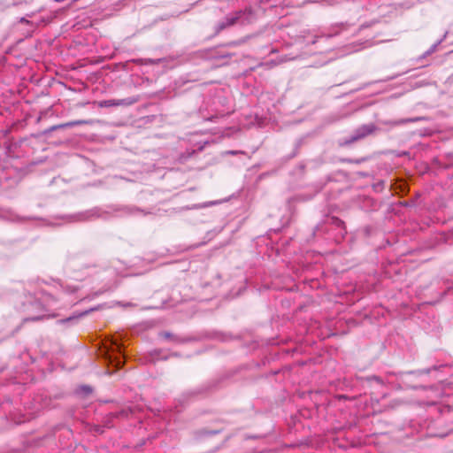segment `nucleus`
Masks as SVG:
<instances>
[{"label": "nucleus", "instance_id": "5701e85b", "mask_svg": "<svg viewBox=\"0 0 453 453\" xmlns=\"http://www.w3.org/2000/svg\"><path fill=\"white\" fill-rule=\"evenodd\" d=\"M230 153L233 154V155L236 154L235 151H231Z\"/></svg>", "mask_w": 453, "mask_h": 453}, {"label": "nucleus", "instance_id": "f3484780", "mask_svg": "<svg viewBox=\"0 0 453 453\" xmlns=\"http://www.w3.org/2000/svg\"><path fill=\"white\" fill-rule=\"evenodd\" d=\"M365 161V158L355 159L354 164H361Z\"/></svg>", "mask_w": 453, "mask_h": 453}, {"label": "nucleus", "instance_id": "ddd939ff", "mask_svg": "<svg viewBox=\"0 0 453 453\" xmlns=\"http://www.w3.org/2000/svg\"><path fill=\"white\" fill-rule=\"evenodd\" d=\"M333 221L338 226H342V225H344V222L342 219H338V218H334V217L333 218Z\"/></svg>", "mask_w": 453, "mask_h": 453}, {"label": "nucleus", "instance_id": "f8f14e48", "mask_svg": "<svg viewBox=\"0 0 453 453\" xmlns=\"http://www.w3.org/2000/svg\"><path fill=\"white\" fill-rule=\"evenodd\" d=\"M407 121L408 120L401 119V120H396V121H389V122H387V124L396 126V125L406 123Z\"/></svg>", "mask_w": 453, "mask_h": 453}, {"label": "nucleus", "instance_id": "f257e3e1", "mask_svg": "<svg viewBox=\"0 0 453 453\" xmlns=\"http://www.w3.org/2000/svg\"><path fill=\"white\" fill-rule=\"evenodd\" d=\"M378 130L379 127L374 123L362 125L354 131L352 135L342 142L340 146H349L357 141L363 140L365 137L373 134Z\"/></svg>", "mask_w": 453, "mask_h": 453}, {"label": "nucleus", "instance_id": "aec40b11", "mask_svg": "<svg viewBox=\"0 0 453 453\" xmlns=\"http://www.w3.org/2000/svg\"><path fill=\"white\" fill-rule=\"evenodd\" d=\"M96 431L98 432V433H102L103 432L102 428H100V427H96Z\"/></svg>", "mask_w": 453, "mask_h": 453}, {"label": "nucleus", "instance_id": "0eeeda50", "mask_svg": "<svg viewBox=\"0 0 453 453\" xmlns=\"http://www.w3.org/2000/svg\"><path fill=\"white\" fill-rule=\"evenodd\" d=\"M130 412H132V410L128 408V409H123L120 411L112 413L111 415L114 418L127 417Z\"/></svg>", "mask_w": 453, "mask_h": 453}, {"label": "nucleus", "instance_id": "2eb2a0df", "mask_svg": "<svg viewBox=\"0 0 453 453\" xmlns=\"http://www.w3.org/2000/svg\"><path fill=\"white\" fill-rule=\"evenodd\" d=\"M437 47V43L434 44L431 49L426 52V54H431L432 52H434L435 50Z\"/></svg>", "mask_w": 453, "mask_h": 453}, {"label": "nucleus", "instance_id": "6e6552de", "mask_svg": "<svg viewBox=\"0 0 453 453\" xmlns=\"http://www.w3.org/2000/svg\"><path fill=\"white\" fill-rule=\"evenodd\" d=\"M81 391L84 395H90V394L92 393V388H91L89 386H86V385H84V386H81Z\"/></svg>", "mask_w": 453, "mask_h": 453}, {"label": "nucleus", "instance_id": "4be33fe9", "mask_svg": "<svg viewBox=\"0 0 453 453\" xmlns=\"http://www.w3.org/2000/svg\"><path fill=\"white\" fill-rule=\"evenodd\" d=\"M144 443H145V441H142L141 442V446L144 445Z\"/></svg>", "mask_w": 453, "mask_h": 453}, {"label": "nucleus", "instance_id": "9d476101", "mask_svg": "<svg viewBox=\"0 0 453 453\" xmlns=\"http://www.w3.org/2000/svg\"><path fill=\"white\" fill-rule=\"evenodd\" d=\"M43 319H44V316H37V317L27 318L24 319V321H38V320H42Z\"/></svg>", "mask_w": 453, "mask_h": 453}, {"label": "nucleus", "instance_id": "4468645a", "mask_svg": "<svg viewBox=\"0 0 453 453\" xmlns=\"http://www.w3.org/2000/svg\"><path fill=\"white\" fill-rule=\"evenodd\" d=\"M354 161H355V159H351V158L342 159V162L348 163V164H354Z\"/></svg>", "mask_w": 453, "mask_h": 453}, {"label": "nucleus", "instance_id": "7ed1b4c3", "mask_svg": "<svg viewBox=\"0 0 453 453\" xmlns=\"http://www.w3.org/2000/svg\"><path fill=\"white\" fill-rule=\"evenodd\" d=\"M139 96H132L124 99H109L99 102V107L129 106L139 101Z\"/></svg>", "mask_w": 453, "mask_h": 453}, {"label": "nucleus", "instance_id": "423d86ee", "mask_svg": "<svg viewBox=\"0 0 453 453\" xmlns=\"http://www.w3.org/2000/svg\"><path fill=\"white\" fill-rule=\"evenodd\" d=\"M160 336L164 339L171 340L177 343H180V342H184L180 337L174 335L170 332H162V333H160Z\"/></svg>", "mask_w": 453, "mask_h": 453}, {"label": "nucleus", "instance_id": "412c9836", "mask_svg": "<svg viewBox=\"0 0 453 453\" xmlns=\"http://www.w3.org/2000/svg\"><path fill=\"white\" fill-rule=\"evenodd\" d=\"M55 2H64L65 0H54Z\"/></svg>", "mask_w": 453, "mask_h": 453}, {"label": "nucleus", "instance_id": "1a4fd4ad", "mask_svg": "<svg viewBox=\"0 0 453 453\" xmlns=\"http://www.w3.org/2000/svg\"><path fill=\"white\" fill-rule=\"evenodd\" d=\"M240 42L238 41H232L224 44H221L219 47H234L239 45Z\"/></svg>", "mask_w": 453, "mask_h": 453}, {"label": "nucleus", "instance_id": "dca6fc26", "mask_svg": "<svg viewBox=\"0 0 453 453\" xmlns=\"http://www.w3.org/2000/svg\"><path fill=\"white\" fill-rule=\"evenodd\" d=\"M219 431H205L203 434L206 435H212L218 434Z\"/></svg>", "mask_w": 453, "mask_h": 453}, {"label": "nucleus", "instance_id": "6ab92c4d", "mask_svg": "<svg viewBox=\"0 0 453 453\" xmlns=\"http://www.w3.org/2000/svg\"><path fill=\"white\" fill-rule=\"evenodd\" d=\"M114 345L116 347V349L120 352V348H121L120 345L117 342H114Z\"/></svg>", "mask_w": 453, "mask_h": 453}, {"label": "nucleus", "instance_id": "f03ea898", "mask_svg": "<svg viewBox=\"0 0 453 453\" xmlns=\"http://www.w3.org/2000/svg\"><path fill=\"white\" fill-rule=\"evenodd\" d=\"M242 11H237L234 13L228 14L223 21L219 22L215 27L214 35H217L224 29L234 26L238 22L240 18L242 16Z\"/></svg>", "mask_w": 453, "mask_h": 453}, {"label": "nucleus", "instance_id": "a211bd4d", "mask_svg": "<svg viewBox=\"0 0 453 453\" xmlns=\"http://www.w3.org/2000/svg\"><path fill=\"white\" fill-rule=\"evenodd\" d=\"M19 22L28 24L29 20H27L26 18L22 17V18H20Z\"/></svg>", "mask_w": 453, "mask_h": 453}, {"label": "nucleus", "instance_id": "9b49d317", "mask_svg": "<svg viewBox=\"0 0 453 453\" xmlns=\"http://www.w3.org/2000/svg\"><path fill=\"white\" fill-rule=\"evenodd\" d=\"M233 56H234V53H225V54H221L219 56H215L214 58L219 59V58H232Z\"/></svg>", "mask_w": 453, "mask_h": 453}, {"label": "nucleus", "instance_id": "20e7f679", "mask_svg": "<svg viewBox=\"0 0 453 453\" xmlns=\"http://www.w3.org/2000/svg\"><path fill=\"white\" fill-rule=\"evenodd\" d=\"M88 121H87V120H74V121H70V122L64 123V124L55 125V126L50 127L48 129H45L42 133V134L46 135L53 131L58 130V129L79 126V125H83V124H88Z\"/></svg>", "mask_w": 453, "mask_h": 453}, {"label": "nucleus", "instance_id": "39448f33", "mask_svg": "<svg viewBox=\"0 0 453 453\" xmlns=\"http://www.w3.org/2000/svg\"><path fill=\"white\" fill-rule=\"evenodd\" d=\"M95 310H96V308H91L89 310H86V311H82L81 313H78V314L70 316V317H68L66 319H61V320H59V323L64 324V323H66V322L73 321V320L80 319V318H81V317H83L85 315H88L89 312H91V311H93Z\"/></svg>", "mask_w": 453, "mask_h": 453}]
</instances>
